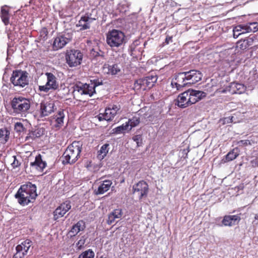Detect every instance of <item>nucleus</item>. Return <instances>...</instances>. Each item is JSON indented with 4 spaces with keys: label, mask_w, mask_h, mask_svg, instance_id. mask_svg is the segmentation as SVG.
<instances>
[{
    "label": "nucleus",
    "mask_w": 258,
    "mask_h": 258,
    "mask_svg": "<svg viewBox=\"0 0 258 258\" xmlns=\"http://www.w3.org/2000/svg\"><path fill=\"white\" fill-rule=\"evenodd\" d=\"M133 193L136 195L139 200L147 197L149 192V185L143 180L140 181L133 186Z\"/></svg>",
    "instance_id": "nucleus-12"
},
{
    "label": "nucleus",
    "mask_w": 258,
    "mask_h": 258,
    "mask_svg": "<svg viewBox=\"0 0 258 258\" xmlns=\"http://www.w3.org/2000/svg\"><path fill=\"white\" fill-rule=\"evenodd\" d=\"M170 42H172V36H166L164 43H166V44H168Z\"/></svg>",
    "instance_id": "nucleus-49"
},
{
    "label": "nucleus",
    "mask_w": 258,
    "mask_h": 258,
    "mask_svg": "<svg viewBox=\"0 0 258 258\" xmlns=\"http://www.w3.org/2000/svg\"><path fill=\"white\" fill-rule=\"evenodd\" d=\"M253 38L250 37H247L244 39H240L237 42L236 48L241 50H245L253 44Z\"/></svg>",
    "instance_id": "nucleus-21"
},
{
    "label": "nucleus",
    "mask_w": 258,
    "mask_h": 258,
    "mask_svg": "<svg viewBox=\"0 0 258 258\" xmlns=\"http://www.w3.org/2000/svg\"><path fill=\"white\" fill-rule=\"evenodd\" d=\"M109 144H105L101 146L100 149L98 151L97 157L99 159H103L107 155L109 149Z\"/></svg>",
    "instance_id": "nucleus-33"
},
{
    "label": "nucleus",
    "mask_w": 258,
    "mask_h": 258,
    "mask_svg": "<svg viewBox=\"0 0 258 258\" xmlns=\"http://www.w3.org/2000/svg\"><path fill=\"white\" fill-rule=\"evenodd\" d=\"M246 90V87L242 84L237 82L231 83L229 86V91L230 93L234 94H242Z\"/></svg>",
    "instance_id": "nucleus-22"
},
{
    "label": "nucleus",
    "mask_w": 258,
    "mask_h": 258,
    "mask_svg": "<svg viewBox=\"0 0 258 258\" xmlns=\"http://www.w3.org/2000/svg\"><path fill=\"white\" fill-rule=\"evenodd\" d=\"M157 81L156 76H148L136 80L134 83V88L137 90L143 91L152 88Z\"/></svg>",
    "instance_id": "nucleus-9"
},
{
    "label": "nucleus",
    "mask_w": 258,
    "mask_h": 258,
    "mask_svg": "<svg viewBox=\"0 0 258 258\" xmlns=\"http://www.w3.org/2000/svg\"><path fill=\"white\" fill-rule=\"evenodd\" d=\"M10 132L6 128L0 129V143L5 144L9 140Z\"/></svg>",
    "instance_id": "nucleus-32"
},
{
    "label": "nucleus",
    "mask_w": 258,
    "mask_h": 258,
    "mask_svg": "<svg viewBox=\"0 0 258 258\" xmlns=\"http://www.w3.org/2000/svg\"><path fill=\"white\" fill-rule=\"evenodd\" d=\"M13 159V162L11 163L12 166L13 167V168H16L20 166V163L17 159V157L16 156H12Z\"/></svg>",
    "instance_id": "nucleus-45"
},
{
    "label": "nucleus",
    "mask_w": 258,
    "mask_h": 258,
    "mask_svg": "<svg viewBox=\"0 0 258 258\" xmlns=\"http://www.w3.org/2000/svg\"><path fill=\"white\" fill-rule=\"evenodd\" d=\"M128 123L126 122L125 124H122L121 125L118 126L113 129V133L116 134L123 133L125 131L128 129Z\"/></svg>",
    "instance_id": "nucleus-36"
},
{
    "label": "nucleus",
    "mask_w": 258,
    "mask_h": 258,
    "mask_svg": "<svg viewBox=\"0 0 258 258\" xmlns=\"http://www.w3.org/2000/svg\"><path fill=\"white\" fill-rule=\"evenodd\" d=\"M254 219H255V220H258V215L256 214V215H255V216H254Z\"/></svg>",
    "instance_id": "nucleus-50"
},
{
    "label": "nucleus",
    "mask_w": 258,
    "mask_h": 258,
    "mask_svg": "<svg viewBox=\"0 0 258 258\" xmlns=\"http://www.w3.org/2000/svg\"><path fill=\"white\" fill-rule=\"evenodd\" d=\"M27 75L28 73L25 72L14 71L11 78V81L14 86L23 88L28 84Z\"/></svg>",
    "instance_id": "nucleus-7"
},
{
    "label": "nucleus",
    "mask_w": 258,
    "mask_h": 258,
    "mask_svg": "<svg viewBox=\"0 0 258 258\" xmlns=\"http://www.w3.org/2000/svg\"><path fill=\"white\" fill-rule=\"evenodd\" d=\"M102 69L104 73L112 75L117 74L120 71L117 66H103Z\"/></svg>",
    "instance_id": "nucleus-30"
},
{
    "label": "nucleus",
    "mask_w": 258,
    "mask_h": 258,
    "mask_svg": "<svg viewBox=\"0 0 258 258\" xmlns=\"http://www.w3.org/2000/svg\"><path fill=\"white\" fill-rule=\"evenodd\" d=\"M85 227V223L83 220H80L72 226L69 231V234L71 237L75 236L79 232L83 231Z\"/></svg>",
    "instance_id": "nucleus-24"
},
{
    "label": "nucleus",
    "mask_w": 258,
    "mask_h": 258,
    "mask_svg": "<svg viewBox=\"0 0 258 258\" xmlns=\"http://www.w3.org/2000/svg\"><path fill=\"white\" fill-rule=\"evenodd\" d=\"M64 113L63 110L60 109L53 116V119L55 122V126L56 127H60L63 124L64 118Z\"/></svg>",
    "instance_id": "nucleus-27"
},
{
    "label": "nucleus",
    "mask_w": 258,
    "mask_h": 258,
    "mask_svg": "<svg viewBox=\"0 0 258 258\" xmlns=\"http://www.w3.org/2000/svg\"><path fill=\"white\" fill-rule=\"evenodd\" d=\"M47 82L44 85L38 86V91L48 93L50 90H55L58 88V83L56 81V78L51 73H46Z\"/></svg>",
    "instance_id": "nucleus-8"
},
{
    "label": "nucleus",
    "mask_w": 258,
    "mask_h": 258,
    "mask_svg": "<svg viewBox=\"0 0 258 258\" xmlns=\"http://www.w3.org/2000/svg\"><path fill=\"white\" fill-rule=\"evenodd\" d=\"M91 84L95 90L96 87L102 85V81H100L99 80H94L93 81H91Z\"/></svg>",
    "instance_id": "nucleus-46"
},
{
    "label": "nucleus",
    "mask_w": 258,
    "mask_h": 258,
    "mask_svg": "<svg viewBox=\"0 0 258 258\" xmlns=\"http://www.w3.org/2000/svg\"><path fill=\"white\" fill-rule=\"evenodd\" d=\"M73 38L72 32L60 33L57 34L52 43V48L54 50H58L64 47Z\"/></svg>",
    "instance_id": "nucleus-6"
},
{
    "label": "nucleus",
    "mask_w": 258,
    "mask_h": 258,
    "mask_svg": "<svg viewBox=\"0 0 258 258\" xmlns=\"http://www.w3.org/2000/svg\"><path fill=\"white\" fill-rule=\"evenodd\" d=\"M32 242L29 239H26L18 245L16 247V252L13 258H25L29 252Z\"/></svg>",
    "instance_id": "nucleus-11"
},
{
    "label": "nucleus",
    "mask_w": 258,
    "mask_h": 258,
    "mask_svg": "<svg viewBox=\"0 0 258 258\" xmlns=\"http://www.w3.org/2000/svg\"><path fill=\"white\" fill-rule=\"evenodd\" d=\"M94 20H95V19L91 18L87 14H86L81 17L76 26L77 27H80L81 30L89 29L90 28V24Z\"/></svg>",
    "instance_id": "nucleus-19"
},
{
    "label": "nucleus",
    "mask_w": 258,
    "mask_h": 258,
    "mask_svg": "<svg viewBox=\"0 0 258 258\" xmlns=\"http://www.w3.org/2000/svg\"><path fill=\"white\" fill-rule=\"evenodd\" d=\"M95 253L94 251L91 249H88L83 252L79 256L78 258H94Z\"/></svg>",
    "instance_id": "nucleus-38"
},
{
    "label": "nucleus",
    "mask_w": 258,
    "mask_h": 258,
    "mask_svg": "<svg viewBox=\"0 0 258 258\" xmlns=\"http://www.w3.org/2000/svg\"><path fill=\"white\" fill-rule=\"evenodd\" d=\"M245 25L247 33L254 32L258 31V23L257 22L250 23Z\"/></svg>",
    "instance_id": "nucleus-37"
},
{
    "label": "nucleus",
    "mask_w": 258,
    "mask_h": 258,
    "mask_svg": "<svg viewBox=\"0 0 258 258\" xmlns=\"http://www.w3.org/2000/svg\"><path fill=\"white\" fill-rule=\"evenodd\" d=\"M14 130L16 132L19 134H21L22 133H23L25 131L26 128L24 126L22 123L20 122H17L15 124Z\"/></svg>",
    "instance_id": "nucleus-41"
},
{
    "label": "nucleus",
    "mask_w": 258,
    "mask_h": 258,
    "mask_svg": "<svg viewBox=\"0 0 258 258\" xmlns=\"http://www.w3.org/2000/svg\"><path fill=\"white\" fill-rule=\"evenodd\" d=\"M48 31L46 27H43L39 32V39L40 40H46L48 38Z\"/></svg>",
    "instance_id": "nucleus-39"
},
{
    "label": "nucleus",
    "mask_w": 258,
    "mask_h": 258,
    "mask_svg": "<svg viewBox=\"0 0 258 258\" xmlns=\"http://www.w3.org/2000/svg\"><path fill=\"white\" fill-rule=\"evenodd\" d=\"M140 122V118L137 116H134L130 119L126 123H128L129 126H131L130 130L134 127L137 126Z\"/></svg>",
    "instance_id": "nucleus-40"
},
{
    "label": "nucleus",
    "mask_w": 258,
    "mask_h": 258,
    "mask_svg": "<svg viewBox=\"0 0 258 258\" xmlns=\"http://www.w3.org/2000/svg\"><path fill=\"white\" fill-rule=\"evenodd\" d=\"M240 220V217L238 215H227L224 217L222 224L225 226H232Z\"/></svg>",
    "instance_id": "nucleus-23"
},
{
    "label": "nucleus",
    "mask_w": 258,
    "mask_h": 258,
    "mask_svg": "<svg viewBox=\"0 0 258 258\" xmlns=\"http://www.w3.org/2000/svg\"><path fill=\"white\" fill-rule=\"evenodd\" d=\"M86 239L87 237L85 235L81 237L80 239L77 243V246L78 249H81L84 247Z\"/></svg>",
    "instance_id": "nucleus-42"
},
{
    "label": "nucleus",
    "mask_w": 258,
    "mask_h": 258,
    "mask_svg": "<svg viewBox=\"0 0 258 258\" xmlns=\"http://www.w3.org/2000/svg\"><path fill=\"white\" fill-rule=\"evenodd\" d=\"M238 144L239 145H247L248 144H250V141L249 140H241L238 142Z\"/></svg>",
    "instance_id": "nucleus-47"
},
{
    "label": "nucleus",
    "mask_w": 258,
    "mask_h": 258,
    "mask_svg": "<svg viewBox=\"0 0 258 258\" xmlns=\"http://www.w3.org/2000/svg\"><path fill=\"white\" fill-rule=\"evenodd\" d=\"M43 134V130L41 128H37L30 133L29 136L27 137V138H30L32 139H34L41 137Z\"/></svg>",
    "instance_id": "nucleus-35"
},
{
    "label": "nucleus",
    "mask_w": 258,
    "mask_h": 258,
    "mask_svg": "<svg viewBox=\"0 0 258 258\" xmlns=\"http://www.w3.org/2000/svg\"><path fill=\"white\" fill-rule=\"evenodd\" d=\"M83 57V53L78 50H71L68 51L66 58L68 64H81Z\"/></svg>",
    "instance_id": "nucleus-13"
},
{
    "label": "nucleus",
    "mask_w": 258,
    "mask_h": 258,
    "mask_svg": "<svg viewBox=\"0 0 258 258\" xmlns=\"http://www.w3.org/2000/svg\"><path fill=\"white\" fill-rule=\"evenodd\" d=\"M206 95V93L204 92L188 89L178 95L176 104L180 108H185L196 103Z\"/></svg>",
    "instance_id": "nucleus-2"
},
{
    "label": "nucleus",
    "mask_w": 258,
    "mask_h": 258,
    "mask_svg": "<svg viewBox=\"0 0 258 258\" xmlns=\"http://www.w3.org/2000/svg\"><path fill=\"white\" fill-rule=\"evenodd\" d=\"M36 190L37 187L35 184L28 182L21 185L15 197L20 205L25 206L29 203H33L37 197Z\"/></svg>",
    "instance_id": "nucleus-1"
},
{
    "label": "nucleus",
    "mask_w": 258,
    "mask_h": 258,
    "mask_svg": "<svg viewBox=\"0 0 258 258\" xmlns=\"http://www.w3.org/2000/svg\"><path fill=\"white\" fill-rule=\"evenodd\" d=\"M251 166L253 167H258V159L255 158L251 161Z\"/></svg>",
    "instance_id": "nucleus-48"
},
{
    "label": "nucleus",
    "mask_w": 258,
    "mask_h": 258,
    "mask_svg": "<svg viewBox=\"0 0 258 258\" xmlns=\"http://www.w3.org/2000/svg\"><path fill=\"white\" fill-rule=\"evenodd\" d=\"M133 140L136 142L138 147H139L141 145L142 140L141 135H138L134 136L133 137Z\"/></svg>",
    "instance_id": "nucleus-44"
},
{
    "label": "nucleus",
    "mask_w": 258,
    "mask_h": 258,
    "mask_svg": "<svg viewBox=\"0 0 258 258\" xmlns=\"http://www.w3.org/2000/svg\"><path fill=\"white\" fill-rule=\"evenodd\" d=\"M112 181L109 180H106L98 186L97 190L95 191L96 195H101L108 191L111 184Z\"/></svg>",
    "instance_id": "nucleus-26"
},
{
    "label": "nucleus",
    "mask_w": 258,
    "mask_h": 258,
    "mask_svg": "<svg viewBox=\"0 0 258 258\" xmlns=\"http://www.w3.org/2000/svg\"><path fill=\"white\" fill-rule=\"evenodd\" d=\"M233 37L235 38H237L242 34L247 33L245 25H239L235 26L233 29Z\"/></svg>",
    "instance_id": "nucleus-31"
},
{
    "label": "nucleus",
    "mask_w": 258,
    "mask_h": 258,
    "mask_svg": "<svg viewBox=\"0 0 258 258\" xmlns=\"http://www.w3.org/2000/svg\"><path fill=\"white\" fill-rule=\"evenodd\" d=\"M120 107L117 105H110L106 108L103 113H99L95 116L100 121L103 120L110 121L114 117L119 110Z\"/></svg>",
    "instance_id": "nucleus-10"
},
{
    "label": "nucleus",
    "mask_w": 258,
    "mask_h": 258,
    "mask_svg": "<svg viewBox=\"0 0 258 258\" xmlns=\"http://www.w3.org/2000/svg\"><path fill=\"white\" fill-rule=\"evenodd\" d=\"M74 92L81 95H89L90 96H92L95 93V90L91 84L79 83L74 86Z\"/></svg>",
    "instance_id": "nucleus-14"
},
{
    "label": "nucleus",
    "mask_w": 258,
    "mask_h": 258,
    "mask_svg": "<svg viewBox=\"0 0 258 258\" xmlns=\"http://www.w3.org/2000/svg\"><path fill=\"white\" fill-rule=\"evenodd\" d=\"M106 43L112 49L121 47L125 43V34L119 30H109L106 34Z\"/></svg>",
    "instance_id": "nucleus-3"
},
{
    "label": "nucleus",
    "mask_w": 258,
    "mask_h": 258,
    "mask_svg": "<svg viewBox=\"0 0 258 258\" xmlns=\"http://www.w3.org/2000/svg\"><path fill=\"white\" fill-rule=\"evenodd\" d=\"M40 116H46L53 112L54 103L52 100H44L40 103Z\"/></svg>",
    "instance_id": "nucleus-15"
},
{
    "label": "nucleus",
    "mask_w": 258,
    "mask_h": 258,
    "mask_svg": "<svg viewBox=\"0 0 258 258\" xmlns=\"http://www.w3.org/2000/svg\"><path fill=\"white\" fill-rule=\"evenodd\" d=\"M250 75L258 82V66H255L252 71L250 72Z\"/></svg>",
    "instance_id": "nucleus-43"
},
{
    "label": "nucleus",
    "mask_w": 258,
    "mask_h": 258,
    "mask_svg": "<svg viewBox=\"0 0 258 258\" xmlns=\"http://www.w3.org/2000/svg\"><path fill=\"white\" fill-rule=\"evenodd\" d=\"M11 105L14 113L22 116L28 112L31 106L29 99L19 96L14 97L11 101Z\"/></svg>",
    "instance_id": "nucleus-5"
},
{
    "label": "nucleus",
    "mask_w": 258,
    "mask_h": 258,
    "mask_svg": "<svg viewBox=\"0 0 258 258\" xmlns=\"http://www.w3.org/2000/svg\"><path fill=\"white\" fill-rule=\"evenodd\" d=\"M186 76V80L189 81L187 83L195 84L200 80L202 78V74L196 70H192L188 72H185Z\"/></svg>",
    "instance_id": "nucleus-18"
},
{
    "label": "nucleus",
    "mask_w": 258,
    "mask_h": 258,
    "mask_svg": "<svg viewBox=\"0 0 258 258\" xmlns=\"http://www.w3.org/2000/svg\"><path fill=\"white\" fill-rule=\"evenodd\" d=\"M99 258H107L106 257H104L103 255L101 256Z\"/></svg>",
    "instance_id": "nucleus-51"
},
{
    "label": "nucleus",
    "mask_w": 258,
    "mask_h": 258,
    "mask_svg": "<svg viewBox=\"0 0 258 258\" xmlns=\"http://www.w3.org/2000/svg\"><path fill=\"white\" fill-rule=\"evenodd\" d=\"M122 215V210L120 209L114 210L108 216L107 223L108 225L112 224L116 219H119Z\"/></svg>",
    "instance_id": "nucleus-25"
},
{
    "label": "nucleus",
    "mask_w": 258,
    "mask_h": 258,
    "mask_svg": "<svg viewBox=\"0 0 258 258\" xmlns=\"http://www.w3.org/2000/svg\"><path fill=\"white\" fill-rule=\"evenodd\" d=\"M103 52L101 51L97 46L90 49V57L92 59L100 60L103 59Z\"/></svg>",
    "instance_id": "nucleus-28"
},
{
    "label": "nucleus",
    "mask_w": 258,
    "mask_h": 258,
    "mask_svg": "<svg viewBox=\"0 0 258 258\" xmlns=\"http://www.w3.org/2000/svg\"><path fill=\"white\" fill-rule=\"evenodd\" d=\"M71 208L70 202L66 201L58 207L54 212V219L57 220L62 217Z\"/></svg>",
    "instance_id": "nucleus-16"
},
{
    "label": "nucleus",
    "mask_w": 258,
    "mask_h": 258,
    "mask_svg": "<svg viewBox=\"0 0 258 258\" xmlns=\"http://www.w3.org/2000/svg\"><path fill=\"white\" fill-rule=\"evenodd\" d=\"M1 17L2 21L4 22L5 25H7L9 24V10L2 7L1 9Z\"/></svg>",
    "instance_id": "nucleus-34"
},
{
    "label": "nucleus",
    "mask_w": 258,
    "mask_h": 258,
    "mask_svg": "<svg viewBox=\"0 0 258 258\" xmlns=\"http://www.w3.org/2000/svg\"><path fill=\"white\" fill-rule=\"evenodd\" d=\"M185 80H186V76L185 72L180 73L176 76L175 81H173L171 84L175 86L177 90H180L187 84L185 82Z\"/></svg>",
    "instance_id": "nucleus-20"
},
{
    "label": "nucleus",
    "mask_w": 258,
    "mask_h": 258,
    "mask_svg": "<svg viewBox=\"0 0 258 258\" xmlns=\"http://www.w3.org/2000/svg\"><path fill=\"white\" fill-rule=\"evenodd\" d=\"M46 162L43 161L42 156L38 154L36 156L35 161L31 162L30 164V167L33 170H36L39 172H42L46 167Z\"/></svg>",
    "instance_id": "nucleus-17"
},
{
    "label": "nucleus",
    "mask_w": 258,
    "mask_h": 258,
    "mask_svg": "<svg viewBox=\"0 0 258 258\" xmlns=\"http://www.w3.org/2000/svg\"><path fill=\"white\" fill-rule=\"evenodd\" d=\"M239 154V151L237 148H234L230 151L222 159V161L225 163L230 162L236 159Z\"/></svg>",
    "instance_id": "nucleus-29"
},
{
    "label": "nucleus",
    "mask_w": 258,
    "mask_h": 258,
    "mask_svg": "<svg viewBox=\"0 0 258 258\" xmlns=\"http://www.w3.org/2000/svg\"><path fill=\"white\" fill-rule=\"evenodd\" d=\"M82 151V144L74 142L64 152L62 158L63 164H73L77 161Z\"/></svg>",
    "instance_id": "nucleus-4"
}]
</instances>
